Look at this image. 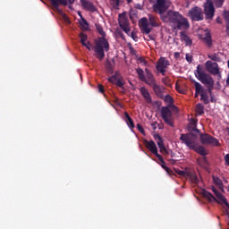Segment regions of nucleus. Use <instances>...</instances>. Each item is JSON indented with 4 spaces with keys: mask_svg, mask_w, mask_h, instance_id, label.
I'll return each instance as SVG.
<instances>
[{
    "mask_svg": "<svg viewBox=\"0 0 229 229\" xmlns=\"http://www.w3.org/2000/svg\"><path fill=\"white\" fill-rule=\"evenodd\" d=\"M69 4H74V0H68Z\"/></svg>",
    "mask_w": 229,
    "mask_h": 229,
    "instance_id": "58",
    "label": "nucleus"
},
{
    "mask_svg": "<svg viewBox=\"0 0 229 229\" xmlns=\"http://www.w3.org/2000/svg\"><path fill=\"white\" fill-rule=\"evenodd\" d=\"M148 18L144 17L140 20V27L141 33L145 35H149L153 30V28H159L160 26V20L158 17L153 14H148ZM151 26V27H149Z\"/></svg>",
    "mask_w": 229,
    "mask_h": 229,
    "instance_id": "5",
    "label": "nucleus"
},
{
    "mask_svg": "<svg viewBox=\"0 0 229 229\" xmlns=\"http://www.w3.org/2000/svg\"><path fill=\"white\" fill-rule=\"evenodd\" d=\"M188 176L191 182V183H194L197 185V183H199V179L198 178V175L194 173H189Z\"/></svg>",
    "mask_w": 229,
    "mask_h": 229,
    "instance_id": "31",
    "label": "nucleus"
},
{
    "mask_svg": "<svg viewBox=\"0 0 229 229\" xmlns=\"http://www.w3.org/2000/svg\"><path fill=\"white\" fill-rule=\"evenodd\" d=\"M181 40H183L186 43V46H192V40L184 32H181Z\"/></svg>",
    "mask_w": 229,
    "mask_h": 229,
    "instance_id": "29",
    "label": "nucleus"
},
{
    "mask_svg": "<svg viewBox=\"0 0 229 229\" xmlns=\"http://www.w3.org/2000/svg\"><path fill=\"white\" fill-rule=\"evenodd\" d=\"M177 174H179L180 176H189V173L182 170L177 171Z\"/></svg>",
    "mask_w": 229,
    "mask_h": 229,
    "instance_id": "41",
    "label": "nucleus"
},
{
    "mask_svg": "<svg viewBox=\"0 0 229 229\" xmlns=\"http://www.w3.org/2000/svg\"><path fill=\"white\" fill-rule=\"evenodd\" d=\"M81 6L84 8V10H87V12H98V8H96V5H94V3L89 1V0H81Z\"/></svg>",
    "mask_w": 229,
    "mask_h": 229,
    "instance_id": "19",
    "label": "nucleus"
},
{
    "mask_svg": "<svg viewBox=\"0 0 229 229\" xmlns=\"http://www.w3.org/2000/svg\"><path fill=\"white\" fill-rule=\"evenodd\" d=\"M196 112L198 115H203L205 114V106H203V104L201 103L197 104Z\"/></svg>",
    "mask_w": 229,
    "mask_h": 229,
    "instance_id": "32",
    "label": "nucleus"
},
{
    "mask_svg": "<svg viewBox=\"0 0 229 229\" xmlns=\"http://www.w3.org/2000/svg\"><path fill=\"white\" fill-rule=\"evenodd\" d=\"M50 2L55 12H56L57 13H59L60 16L63 17L64 22H66V24H71V20L69 19V16H67V14H65V13H64V11L60 8V4H62V6H67V0H50Z\"/></svg>",
    "mask_w": 229,
    "mask_h": 229,
    "instance_id": "9",
    "label": "nucleus"
},
{
    "mask_svg": "<svg viewBox=\"0 0 229 229\" xmlns=\"http://www.w3.org/2000/svg\"><path fill=\"white\" fill-rule=\"evenodd\" d=\"M131 1H133V0H127L128 4H130V3H131Z\"/></svg>",
    "mask_w": 229,
    "mask_h": 229,
    "instance_id": "62",
    "label": "nucleus"
},
{
    "mask_svg": "<svg viewBox=\"0 0 229 229\" xmlns=\"http://www.w3.org/2000/svg\"><path fill=\"white\" fill-rule=\"evenodd\" d=\"M210 96V101H211V103H216V101H217L216 99V98L214 97V95H209Z\"/></svg>",
    "mask_w": 229,
    "mask_h": 229,
    "instance_id": "51",
    "label": "nucleus"
},
{
    "mask_svg": "<svg viewBox=\"0 0 229 229\" xmlns=\"http://www.w3.org/2000/svg\"><path fill=\"white\" fill-rule=\"evenodd\" d=\"M224 19L225 21L226 35L229 37V11H224Z\"/></svg>",
    "mask_w": 229,
    "mask_h": 229,
    "instance_id": "30",
    "label": "nucleus"
},
{
    "mask_svg": "<svg viewBox=\"0 0 229 229\" xmlns=\"http://www.w3.org/2000/svg\"><path fill=\"white\" fill-rule=\"evenodd\" d=\"M109 83H112V85H116V87H119L120 89H124V79L121 77V73L119 72H115L114 75L110 76L108 78Z\"/></svg>",
    "mask_w": 229,
    "mask_h": 229,
    "instance_id": "14",
    "label": "nucleus"
},
{
    "mask_svg": "<svg viewBox=\"0 0 229 229\" xmlns=\"http://www.w3.org/2000/svg\"><path fill=\"white\" fill-rule=\"evenodd\" d=\"M168 65H170L169 60L165 59V57H160L156 65V69H166Z\"/></svg>",
    "mask_w": 229,
    "mask_h": 229,
    "instance_id": "22",
    "label": "nucleus"
},
{
    "mask_svg": "<svg viewBox=\"0 0 229 229\" xmlns=\"http://www.w3.org/2000/svg\"><path fill=\"white\" fill-rule=\"evenodd\" d=\"M124 116H125V123L129 126V128L133 129L135 128V123H133V119L130 117V114L128 112H124Z\"/></svg>",
    "mask_w": 229,
    "mask_h": 229,
    "instance_id": "26",
    "label": "nucleus"
},
{
    "mask_svg": "<svg viewBox=\"0 0 229 229\" xmlns=\"http://www.w3.org/2000/svg\"><path fill=\"white\" fill-rule=\"evenodd\" d=\"M200 101L204 103V105H208L210 103V99H208V94L207 90L203 89L200 95Z\"/></svg>",
    "mask_w": 229,
    "mask_h": 229,
    "instance_id": "28",
    "label": "nucleus"
},
{
    "mask_svg": "<svg viewBox=\"0 0 229 229\" xmlns=\"http://www.w3.org/2000/svg\"><path fill=\"white\" fill-rule=\"evenodd\" d=\"M187 129H188V131H190V133H192V131H195L196 133H199V130L198 129V119L191 118L190 120V123H188Z\"/></svg>",
    "mask_w": 229,
    "mask_h": 229,
    "instance_id": "20",
    "label": "nucleus"
},
{
    "mask_svg": "<svg viewBox=\"0 0 229 229\" xmlns=\"http://www.w3.org/2000/svg\"><path fill=\"white\" fill-rule=\"evenodd\" d=\"M154 139L155 140H157V144L159 148L160 153H162V155H169V150H167L165 145H164V140L162 139V136L159 134H155Z\"/></svg>",
    "mask_w": 229,
    "mask_h": 229,
    "instance_id": "18",
    "label": "nucleus"
},
{
    "mask_svg": "<svg viewBox=\"0 0 229 229\" xmlns=\"http://www.w3.org/2000/svg\"><path fill=\"white\" fill-rule=\"evenodd\" d=\"M80 38H81V43L82 46H85V44H87V38H88V36L87 34L81 32L80 34Z\"/></svg>",
    "mask_w": 229,
    "mask_h": 229,
    "instance_id": "35",
    "label": "nucleus"
},
{
    "mask_svg": "<svg viewBox=\"0 0 229 229\" xmlns=\"http://www.w3.org/2000/svg\"><path fill=\"white\" fill-rule=\"evenodd\" d=\"M202 162H203L204 164H207V157H206V156H203V157H202Z\"/></svg>",
    "mask_w": 229,
    "mask_h": 229,
    "instance_id": "56",
    "label": "nucleus"
},
{
    "mask_svg": "<svg viewBox=\"0 0 229 229\" xmlns=\"http://www.w3.org/2000/svg\"><path fill=\"white\" fill-rule=\"evenodd\" d=\"M148 38H150V40H153V37H151V35H148Z\"/></svg>",
    "mask_w": 229,
    "mask_h": 229,
    "instance_id": "60",
    "label": "nucleus"
},
{
    "mask_svg": "<svg viewBox=\"0 0 229 229\" xmlns=\"http://www.w3.org/2000/svg\"><path fill=\"white\" fill-rule=\"evenodd\" d=\"M140 91L144 99H146L147 103H151V95L149 94V91H148V89L141 87Z\"/></svg>",
    "mask_w": 229,
    "mask_h": 229,
    "instance_id": "24",
    "label": "nucleus"
},
{
    "mask_svg": "<svg viewBox=\"0 0 229 229\" xmlns=\"http://www.w3.org/2000/svg\"><path fill=\"white\" fill-rule=\"evenodd\" d=\"M118 24L121 30H123L126 35L130 34V31H131V27H130V20L126 16L125 13L118 14Z\"/></svg>",
    "mask_w": 229,
    "mask_h": 229,
    "instance_id": "10",
    "label": "nucleus"
},
{
    "mask_svg": "<svg viewBox=\"0 0 229 229\" xmlns=\"http://www.w3.org/2000/svg\"><path fill=\"white\" fill-rule=\"evenodd\" d=\"M157 71H158V72H160L162 76H165V69H157Z\"/></svg>",
    "mask_w": 229,
    "mask_h": 229,
    "instance_id": "48",
    "label": "nucleus"
},
{
    "mask_svg": "<svg viewBox=\"0 0 229 229\" xmlns=\"http://www.w3.org/2000/svg\"><path fill=\"white\" fill-rule=\"evenodd\" d=\"M80 25L82 26V28H89V21H87V20L85 18H83L82 15H81V21H80Z\"/></svg>",
    "mask_w": 229,
    "mask_h": 229,
    "instance_id": "36",
    "label": "nucleus"
},
{
    "mask_svg": "<svg viewBox=\"0 0 229 229\" xmlns=\"http://www.w3.org/2000/svg\"><path fill=\"white\" fill-rule=\"evenodd\" d=\"M185 58L189 64H192V55H191L190 54H186Z\"/></svg>",
    "mask_w": 229,
    "mask_h": 229,
    "instance_id": "42",
    "label": "nucleus"
},
{
    "mask_svg": "<svg viewBox=\"0 0 229 229\" xmlns=\"http://www.w3.org/2000/svg\"><path fill=\"white\" fill-rule=\"evenodd\" d=\"M227 191H228V192H229V186L227 187Z\"/></svg>",
    "mask_w": 229,
    "mask_h": 229,
    "instance_id": "64",
    "label": "nucleus"
},
{
    "mask_svg": "<svg viewBox=\"0 0 229 229\" xmlns=\"http://www.w3.org/2000/svg\"><path fill=\"white\" fill-rule=\"evenodd\" d=\"M188 16L191 19V21H195L196 22L205 19V16L203 15V10L199 6L191 8L188 13Z\"/></svg>",
    "mask_w": 229,
    "mask_h": 229,
    "instance_id": "13",
    "label": "nucleus"
},
{
    "mask_svg": "<svg viewBox=\"0 0 229 229\" xmlns=\"http://www.w3.org/2000/svg\"><path fill=\"white\" fill-rule=\"evenodd\" d=\"M84 47H87V49H89V51H90V46H92V44H90L89 41H87V43H85V45H83Z\"/></svg>",
    "mask_w": 229,
    "mask_h": 229,
    "instance_id": "47",
    "label": "nucleus"
},
{
    "mask_svg": "<svg viewBox=\"0 0 229 229\" xmlns=\"http://www.w3.org/2000/svg\"><path fill=\"white\" fill-rule=\"evenodd\" d=\"M175 89H176L177 92H180V94H182L183 92L182 90V89H180V86H178V84H175Z\"/></svg>",
    "mask_w": 229,
    "mask_h": 229,
    "instance_id": "52",
    "label": "nucleus"
},
{
    "mask_svg": "<svg viewBox=\"0 0 229 229\" xmlns=\"http://www.w3.org/2000/svg\"><path fill=\"white\" fill-rule=\"evenodd\" d=\"M211 191L212 192H214L216 198L214 197V195H212V193L207 191H203L204 198H206L209 201H216L219 205H225V207L229 208V203L226 198L221 192H219V191H217V189H216L214 186L211 187Z\"/></svg>",
    "mask_w": 229,
    "mask_h": 229,
    "instance_id": "6",
    "label": "nucleus"
},
{
    "mask_svg": "<svg viewBox=\"0 0 229 229\" xmlns=\"http://www.w3.org/2000/svg\"><path fill=\"white\" fill-rule=\"evenodd\" d=\"M153 130H157V122L151 123Z\"/></svg>",
    "mask_w": 229,
    "mask_h": 229,
    "instance_id": "54",
    "label": "nucleus"
},
{
    "mask_svg": "<svg viewBox=\"0 0 229 229\" xmlns=\"http://www.w3.org/2000/svg\"><path fill=\"white\" fill-rule=\"evenodd\" d=\"M144 144L147 149L151 151L152 154L158 158V160H162V155L158 154V148H157V144H155V141L153 140L148 141V140H145Z\"/></svg>",
    "mask_w": 229,
    "mask_h": 229,
    "instance_id": "16",
    "label": "nucleus"
},
{
    "mask_svg": "<svg viewBox=\"0 0 229 229\" xmlns=\"http://www.w3.org/2000/svg\"><path fill=\"white\" fill-rule=\"evenodd\" d=\"M213 178V182L215 183V185L216 187H218L219 191H221V192H223V194H225V184H223V181L221 180V178L216 176V175H212Z\"/></svg>",
    "mask_w": 229,
    "mask_h": 229,
    "instance_id": "23",
    "label": "nucleus"
},
{
    "mask_svg": "<svg viewBox=\"0 0 229 229\" xmlns=\"http://www.w3.org/2000/svg\"><path fill=\"white\" fill-rule=\"evenodd\" d=\"M201 144H210L211 146H219V140L208 133L200 134Z\"/></svg>",
    "mask_w": 229,
    "mask_h": 229,
    "instance_id": "15",
    "label": "nucleus"
},
{
    "mask_svg": "<svg viewBox=\"0 0 229 229\" xmlns=\"http://www.w3.org/2000/svg\"><path fill=\"white\" fill-rule=\"evenodd\" d=\"M98 91L103 94L105 92V87L102 84H98Z\"/></svg>",
    "mask_w": 229,
    "mask_h": 229,
    "instance_id": "44",
    "label": "nucleus"
},
{
    "mask_svg": "<svg viewBox=\"0 0 229 229\" xmlns=\"http://www.w3.org/2000/svg\"><path fill=\"white\" fill-rule=\"evenodd\" d=\"M168 162H170V164H172V165H174V164H176V160H174V159H168Z\"/></svg>",
    "mask_w": 229,
    "mask_h": 229,
    "instance_id": "53",
    "label": "nucleus"
},
{
    "mask_svg": "<svg viewBox=\"0 0 229 229\" xmlns=\"http://www.w3.org/2000/svg\"><path fill=\"white\" fill-rule=\"evenodd\" d=\"M161 117L165 124H168V126L172 128L174 127V123H173V111H171L169 106H163L161 108Z\"/></svg>",
    "mask_w": 229,
    "mask_h": 229,
    "instance_id": "12",
    "label": "nucleus"
},
{
    "mask_svg": "<svg viewBox=\"0 0 229 229\" xmlns=\"http://www.w3.org/2000/svg\"><path fill=\"white\" fill-rule=\"evenodd\" d=\"M96 29L98 33L101 35L100 38L95 41V53L97 55V58L99 60H103L105 58V51H110V43L106 39V32L103 30V26L101 24H96Z\"/></svg>",
    "mask_w": 229,
    "mask_h": 229,
    "instance_id": "2",
    "label": "nucleus"
},
{
    "mask_svg": "<svg viewBox=\"0 0 229 229\" xmlns=\"http://www.w3.org/2000/svg\"><path fill=\"white\" fill-rule=\"evenodd\" d=\"M136 72L138 74L139 80L140 81H144L147 85H153L154 83H157V80H155V75H153V72L148 68L145 69L146 75H144V70L142 68L136 69Z\"/></svg>",
    "mask_w": 229,
    "mask_h": 229,
    "instance_id": "8",
    "label": "nucleus"
},
{
    "mask_svg": "<svg viewBox=\"0 0 229 229\" xmlns=\"http://www.w3.org/2000/svg\"><path fill=\"white\" fill-rule=\"evenodd\" d=\"M194 74L199 81L202 82L203 85H206V90L209 96H214V93L212 92V90H214L215 85L214 78L208 75V73L205 72V68H203L201 64L197 65V69L195 70Z\"/></svg>",
    "mask_w": 229,
    "mask_h": 229,
    "instance_id": "3",
    "label": "nucleus"
},
{
    "mask_svg": "<svg viewBox=\"0 0 229 229\" xmlns=\"http://www.w3.org/2000/svg\"><path fill=\"white\" fill-rule=\"evenodd\" d=\"M106 69L109 74H114V66L112 65V63L107 62Z\"/></svg>",
    "mask_w": 229,
    "mask_h": 229,
    "instance_id": "38",
    "label": "nucleus"
},
{
    "mask_svg": "<svg viewBox=\"0 0 229 229\" xmlns=\"http://www.w3.org/2000/svg\"><path fill=\"white\" fill-rule=\"evenodd\" d=\"M150 87H152L157 98H160V99L164 98V87H161L160 85L157 84V82H155L154 84H151Z\"/></svg>",
    "mask_w": 229,
    "mask_h": 229,
    "instance_id": "21",
    "label": "nucleus"
},
{
    "mask_svg": "<svg viewBox=\"0 0 229 229\" xmlns=\"http://www.w3.org/2000/svg\"><path fill=\"white\" fill-rule=\"evenodd\" d=\"M170 7L171 1L169 0H156V3L152 6L153 12H155V13H158L161 20L162 17H165V12H167Z\"/></svg>",
    "mask_w": 229,
    "mask_h": 229,
    "instance_id": "7",
    "label": "nucleus"
},
{
    "mask_svg": "<svg viewBox=\"0 0 229 229\" xmlns=\"http://www.w3.org/2000/svg\"><path fill=\"white\" fill-rule=\"evenodd\" d=\"M216 22H217V24H222V21H221V18H220V17H217V18H216Z\"/></svg>",
    "mask_w": 229,
    "mask_h": 229,
    "instance_id": "57",
    "label": "nucleus"
},
{
    "mask_svg": "<svg viewBox=\"0 0 229 229\" xmlns=\"http://www.w3.org/2000/svg\"><path fill=\"white\" fill-rule=\"evenodd\" d=\"M180 140L185 144L188 148L201 155V157H207V149L203 146L196 145V135L194 133L181 134Z\"/></svg>",
    "mask_w": 229,
    "mask_h": 229,
    "instance_id": "4",
    "label": "nucleus"
},
{
    "mask_svg": "<svg viewBox=\"0 0 229 229\" xmlns=\"http://www.w3.org/2000/svg\"><path fill=\"white\" fill-rule=\"evenodd\" d=\"M225 165L229 166V154H226L224 157Z\"/></svg>",
    "mask_w": 229,
    "mask_h": 229,
    "instance_id": "46",
    "label": "nucleus"
},
{
    "mask_svg": "<svg viewBox=\"0 0 229 229\" xmlns=\"http://www.w3.org/2000/svg\"><path fill=\"white\" fill-rule=\"evenodd\" d=\"M163 22H169L174 30H189V20L176 11L168 10L165 16H161Z\"/></svg>",
    "mask_w": 229,
    "mask_h": 229,
    "instance_id": "1",
    "label": "nucleus"
},
{
    "mask_svg": "<svg viewBox=\"0 0 229 229\" xmlns=\"http://www.w3.org/2000/svg\"><path fill=\"white\" fill-rule=\"evenodd\" d=\"M208 57L213 62H221V57H219V54H211L208 55Z\"/></svg>",
    "mask_w": 229,
    "mask_h": 229,
    "instance_id": "33",
    "label": "nucleus"
},
{
    "mask_svg": "<svg viewBox=\"0 0 229 229\" xmlns=\"http://www.w3.org/2000/svg\"><path fill=\"white\" fill-rule=\"evenodd\" d=\"M131 37L132 39H134L135 42H137V40H139V37H137V34H135V32H131Z\"/></svg>",
    "mask_w": 229,
    "mask_h": 229,
    "instance_id": "45",
    "label": "nucleus"
},
{
    "mask_svg": "<svg viewBox=\"0 0 229 229\" xmlns=\"http://www.w3.org/2000/svg\"><path fill=\"white\" fill-rule=\"evenodd\" d=\"M111 4L114 10H119L121 0H111Z\"/></svg>",
    "mask_w": 229,
    "mask_h": 229,
    "instance_id": "37",
    "label": "nucleus"
},
{
    "mask_svg": "<svg viewBox=\"0 0 229 229\" xmlns=\"http://www.w3.org/2000/svg\"><path fill=\"white\" fill-rule=\"evenodd\" d=\"M139 10H142V7L140 6V4L138 5Z\"/></svg>",
    "mask_w": 229,
    "mask_h": 229,
    "instance_id": "61",
    "label": "nucleus"
},
{
    "mask_svg": "<svg viewBox=\"0 0 229 229\" xmlns=\"http://www.w3.org/2000/svg\"><path fill=\"white\" fill-rule=\"evenodd\" d=\"M169 151V154L171 158H174V157H176V154L174 152H173V150H168Z\"/></svg>",
    "mask_w": 229,
    "mask_h": 229,
    "instance_id": "49",
    "label": "nucleus"
},
{
    "mask_svg": "<svg viewBox=\"0 0 229 229\" xmlns=\"http://www.w3.org/2000/svg\"><path fill=\"white\" fill-rule=\"evenodd\" d=\"M203 40L205 44L208 46V47H212V35L210 34V32H207L205 34Z\"/></svg>",
    "mask_w": 229,
    "mask_h": 229,
    "instance_id": "27",
    "label": "nucleus"
},
{
    "mask_svg": "<svg viewBox=\"0 0 229 229\" xmlns=\"http://www.w3.org/2000/svg\"><path fill=\"white\" fill-rule=\"evenodd\" d=\"M78 15H80V17H81V13L79 12V13H78Z\"/></svg>",
    "mask_w": 229,
    "mask_h": 229,
    "instance_id": "63",
    "label": "nucleus"
},
{
    "mask_svg": "<svg viewBox=\"0 0 229 229\" xmlns=\"http://www.w3.org/2000/svg\"><path fill=\"white\" fill-rule=\"evenodd\" d=\"M193 83L195 87V98H198V96H201V92H203L204 89L199 82L193 81Z\"/></svg>",
    "mask_w": 229,
    "mask_h": 229,
    "instance_id": "25",
    "label": "nucleus"
},
{
    "mask_svg": "<svg viewBox=\"0 0 229 229\" xmlns=\"http://www.w3.org/2000/svg\"><path fill=\"white\" fill-rule=\"evenodd\" d=\"M165 102L173 105V103H174V100L173 99V97H171V95H165Z\"/></svg>",
    "mask_w": 229,
    "mask_h": 229,
    "instance_id": "40",
    "label": "nucleus"
},
{
    "mask_svg": "<svg viewBox=\"0 0 229 229\" xmlns=\"http://www.w3.org/2000/svg\"><path fill=\"white\" fill-rule=\"evenodd\" d=\"M136 126L140 133H144V128L142 127V125L140 123H137Z\"/></svg>",
    "mask_w": 229,
    "mask_h": 229,
    "instance_id": "43",
    "label": "nucleus"
},
{
    "mask_svg": "<svg viewBox=\"0 0 229 229\" xmlns=\"http://www.w3.org/2000/svg\"><path fill=\"white\" fill-rule=\"evenodd\" d=\"M120 37L121 38H124V34H123V32H120Z\"/></svg>",
    "mask_w": 229,
    "mask_h": 229,
    "instance_id": "59",
    "label": "nucleus"
},
{
    "mask_svg": "<svg viewBox=\"0 0 229 229\" xmlns=\"http://www.w3.org/2000/svg\"><path fill=\"white\" fill-rule=\"evenodd\" d=\"M216 8H223V4H225V0H213Z\"/></svg>",
    "mask_w": 229,
    "mask_h": 229,
    "instance_id": "39",
    "label": "nucleus"
},
{
    "mask_svg": "<svg viewBox=\"0 0 229 229\" xmlns=\"http://www.w3.org/2000/svg\"><path fill=\"white\" fill-rule=\"evenodd\" d=\"M206 69L208 72H210V74H213V76H217V74H219V64H217V63L207 61Z\"/></svg>",
    "mask_w": 229,
    "mask_h": 229,
    "instance_id": "17",
    "label": "nucleus"
},
{
    "mask_svg": "<svg viewBox=\"0 0 229 229\" xmlns=\"http://www.w3.org/2000/svg\"><path fill=\"white\" fill-rule=\"evenodd\" d=\"M204 14L206 21H212L216 15V7H214V2L212 0H207L204 4Z\"/></svg>",
    "mask_w": 229,
    "mask_h": 229,
    "instance_id": "11",
    "label": "nucleus"
},
{
    "mask_svg": "<svg viewBox=\"0 0 229 229\" xmlns=\"http://www.w3.org/2000/svg\"><path fill=\"white\" fill-rule=\"evenodd\" d=\"M174 58H180V52L174 53Z\"/></svg>",
    "mask_w": 229,
    "mask_h": 229,
    "instance_id": "55",
    "label": "nucleus"
},
{
    "mask_svg": "<svg viewBox=\"0 0 229 229\" xmlns=\"http://www.w3.org/2000/svg\"><path fill=\"white\" fill-rule=\"evenodd\" d=\"M162 81L165 85H167V81H169V78L168 77H165L162 79Z\"/></svg>",
    "mask_w": 229,
    "mask_h": 229,
    "instance_id": "50",
    "label": "nucleus"
},
{
    "mask_svg": "<svg viewBox=\"0 0 229 229\" xmlns=\"http://www.w3.org/2000/svg\"><path fill=\"white\" fill-rule=\"evenodd\" d=\"M161 162V167L166 171V173H171V170L167 165H165V161H164V157L161 156V159H158Z\"/></svg>",
    "mask_w": 229,
    "mask_h": 229,
    "instance_id": "34",
    "label": "nucleus"
}]
</instances>
